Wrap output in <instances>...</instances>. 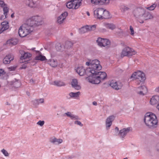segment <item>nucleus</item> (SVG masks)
<instances>
[{
	"label": "nucleus",
	"instance_id": "nucleus-1",
	"mask_svg": "<svg viewBox=\"0 0 159 159\" xmlns=\"http://www.w3.org/2000/svg\"><path fill=\"white\" fill-rule=\"evenodd\" d=\"M89 70L91 74H89L88 79L89 82L91 83L98 84L107 78V75L105 72L90 69Z\"/></svg>",
	"mask_w": 159,
	"mask_h": 159
},
{
	"label": "nucleus",
	"instance_id": "nucleus-2",
	"mask_svg": "<svg viewBox=\"0 0 159 159\" xmlns=\"http://www.w3.org/2000/svg\"><path fill=\"white\" fill-rule=\"evenodd\" d=\"M144 121L146 125L149 127L157 125L158 123L156 116L154 114L150 112L146 114Z\"/></svg>",
	"mask_w": 159,
	"mask_h": 159
},
{
	"label": "nucleus",
	"instance_id": "nucleus-3",
	"mask_svg": "<svg viewBox=\"0 0 159 159\" xmlns=\"http://www.w3.org/2000/svg\"><path fill=\"white\" fill-rule=\"evenodd\" d=\"M42 18L41 17L35 16L32 17L27 20V23L25 24L27 25L31 30L32 28L38 25H41L43 24Z\"/></svg>",
	"mask_w": 159,
	"mask_h": 159
},
{
	"label": "nucleus",
	"instance_id": "nucleus-4",
	"mask_svg": "<svg viewBox=\"0 0 159 159\" xmlns=\"http://www.w3.org/2000/svg\"><path fill=\"white\" fill-rule=\"evenodd\" d=\"M89 61L86 63L87 66H90V67L87 69V71L89 72L90 69L95 70H99L102 69V66L100 65L99 61L97 59L92 60L89 59Z\"/></svg>",
	"mask_w": 159,
	"mask_h": 159
},
{
	"label": "nucleus",
	"instance_id": "nucleus-5",
	"mask_svg": "<svg viewBox=\"0 0 159 159\" xmlns=\"http://www.w3.org/2000/svg\"><path fill=\"white\" fill-rule=\"evenodd\" d=\"M131 78H134L136 80V83L139 84L141 83H143L146 78L144 74L140 71L134 73L131 76Z\"/></svg>",
	"mask_w": 159,
	"mask_h": 159
},
{
	"label": "nucleus",
	"instance_id": "nucleus-6",
	"mask_svg": "<svg viewBox=\"0 0 159 159\" xmlns=\"http://www.w3.org/2000/svg\"><path fill=\"white\" fill-rule=\"evenodd\" d=\"M32 31L29 27H28L27 25L24 24L21 26L18 30V34L20 36L23 37L30 33Z\"/></svg>",
	"mask_w": 159,
	"mask_h": 159
},
{
	"label": "nucleus",
	"instance_id": "nucleus-7",
	"mask_svg": "<svg viewBox=\"0 0 159 159\" xmlns=\"http://www.w3.org/2000/svg\"><path fill=\"white\" fill-rule=\"evenodd\" d=\"M136 53V52L133 49L126 47L122 50L120 54V56L121 57L125 56L130 57L135 55Z\"/></svg>",
	"mask_w": 159,
	"mask_h": 159
},
{
	"label": "nucleus",
	"instance_id": "nucleus-8",
	"mask_svg": "<svg viewBox=\"0 0 159 159\" xmlns=\"http://www.w3.org/2000/svg\"><path fill=\"white\" fill-rule=\"evenodd\" d=\"M82 0H72L68 2L66 5L67 7L69 9H78L81 5Z\"/></svg>",
	"mask_w": 159,
	"mask_h": 159
},
{
	"label": "nucleus",
	"instance_id": "nucleus-9",
	"mask_svg": "<svg viewBox=\"0 0 159 159\" xmlns=\"http://www.w3.org/2000/svg\"><path fill=\"white\" fill-rule=\"evenodd\" d=\"M145 9L142 7L137 8L133 11V14L136 18H140L142 17L143 14L144 13Z\"/></svg>",
	"mask_w": 159,
	"mask_h": 159
},
{
	"label": "nucleus",
	"instance_id": "nucleus-10",
	"mask_svg": "<svg viewBox=\"0 0 159 159\" xmlns=\"http://www.w3.org/2000/svg\"><path fill=\"white\" fill-rule=\"evenodd\" d=\"M104 10L102 8H99L96 9L94 11V16L98 19H102Z\"/></svg>",
	"mask_w": 159,
	"mask_h": 159
},
{
	"label": "nucleus",
	"instance_id": "nucleus-11",
	"mask_svg": "<svg viewBox=\"0 0 159 159\" xmlns=\"http://www.w3.org/2000/svg\"><path fill=\"white\" fill-rule=\"evenodd\" d=\"M110 86L114 89L118 90L120 89L123 86L122 83L120 81H112L110 84Z\"/></svg>",
	"mask_w": 159,
	"mask_h": 159
},
{
	"label": "nucleus",
	"instance_id": "nucleus-12",
	"mask_svg": "<svg viewBox=\"0 0 159 159\" xmlns=\"http://www.w3.org/2000/svg\"><path fill=\"white\" fill-rule=\"evenodd\" d=\"M131 130L132 128L130 127L123 128L120 131L118 135L120 137L124 138L127 134Z\"/></svg>",
	"mask_w": 159,
	"mask_h": 159
},
{
	"label": "nucleus",
	"instance_id": "nucleus-13",
	"mask_svg": "<svg viewBox=\"0 0 159 159\" xmlns=\"http://www.w3.org/2000/svg\"><path fill=\"white\" fill-rule=\"evenodd\" d=\"M115 117L113 115L109 116L106 119V129H109L112 124V122L114 120Z\"/></svg>",
	"mask_w": 159,
	"mask_h": 159
},
{
	"label": "nucleus",
	"instance_id": "nucleus-14",
	"mask_svg": "<svg viewBox=\"0 0 159 159\" xmlns=\"http://www.w3.org/2000/svg\"><path fill=\"white\" fill-rule=\"evenodd\" d=\"M137 93L139 95H144L147 92V89L144 85L141 86L138 88L137 90Z\"/></svg>",
	"mask_w": 159,
	"mask_h": 159
},
{
	"label": "nucleus",
	"instance_id": "nucleus-15",
	"mask_svg": "<svg viewBox=\"0 0 159 159\" xmlns=\"http://www.w3.org/2000/svg\"><path fill=\"white\" fill-rule=\"evenodd\" d=\"M14 59V56L11 54L7 55L3 60V63L5 64H9L11 61Z\"/></svg>",
	"mask_w": 159,
	"mask_h": 159
},
{
	"label": "nucleus",
	"instance_id": "nucleus-16",
	"mask_svg": "<svg viewBox=\"0 0 159 159\" xmlns=\"http://www.w3.org/2000/svg\"><path fill=\"white\" fill-rule=\"evenodd\" d=\"M68 13L67 12H65L62 13L60 16L57 19V22L59 24H61L63 22L64 20L65 19L66 17L67 16Z\"/></svg>",
	"mask_w": 159,
	"mask_h": 159
},
{
	"label": "nucleus",
	"instance_id": "nucleus-17",
	"mask_svg": "<svg viewBox=\"0 0 159 159\" xmlns=\"http://www.w3.org/2000/svg\"><path fill=\"white\" fill-rule=\"evenodd\" d=\"M144 13L143 14L142 17L144 18L145 20H147L149 19H152L153 18V16L152 13L146 11L145 10Z\"/></svg>",
	"mask_w": 159,
	"mask_h": 159
},
{
	"label": "nucleus",
	"instance_id": "nucleus-18",
	"mask_svg": "<svg viewBox=\"0 0 159 159\" xmlns=\"http://www.w3.org/2000/svg\"><path fill=\"white\" fill-rule=\"evenodd\" d=\"M1 27H0V34L8 29L9 27L8 22L7 21L2 22Z\"/></svg>",
	"mask_w": 159,
	"mask_h": 159
},
{
	"label": "nucleus",
	"instance_id": "nucleus-19",
	"mask_svg": "<svg viewBox=\"0 0 159 159\" xmlns=\"http://www.w3.org/2000/svg\"><path fill=\"white\" fill-rule=\"evenodd\" d=\"M10 84L12 85L13 87L16 88H19L21 85V83L20 81L16 79L11 81L10 82Z\"/></svg>",
	"mask_w": 159,
	"mask_h": 159
},
{
	"label": "nucleus",
	"instance_id": "nucleus-20",
	"mask_svg": "<svg viewBox=\"0 0 159 159\" xmlns=\"http://www.w3.org/2000/svg\"><path fill=\"white\" fill-rule=\"evenodd\" d=\"M71 84L72 87L77 90H79L81 89L80 85L78 84V81L76 79H74L72 80L71 82Z\"/></svg>",
	"mask_w": 159,
	"mask_h": 159
},
{
	"label": "nucleus",
	"instance_id": "nucleus-21",
	"mask_svg": "<svg viewBox=\"0 0 159 159\" xmlns=\"http://www.w3.org/2000/svg\"><path fill=\"white\" fill-rule=\"evenodd\" d=\"M76 71L80 76L84 75L86 73L85 69L82 66L78 67L76 69Z\"/></svg>",
	"mask_w": 159,
	"mask_h": 159
},
{
	"label": "nucleus",
	"instance_id": "nucleus-22",
	"mask_svg": "<svg viewBox=\"0 0 159 159\" xmlns=\"http://www.w3.org/2000/svg\"><path fill=\"white\" fill-rule=\"evenodd\" d=\"M159 101V96L155 95L151 99L150 102L151 104L154 105L157 104Z\"/></svg>",
	"mask_w": 159,
	"mask_h": 159
},
{
	"label": "nucleus",
	"instance_id": "nucleus-23",
	"mask_svg": "<svg viewBox=\"0 0 159 159\" xmlns=\"http://www.w3.org/2000/svg\"><path fill=\"white\" fill-rule=\"evenodd\" d=\"M18 42V40L16 38L11 39L7 40V44L10 46H12L16 45Z\"/></svg>",
	"mask_w": 159,
	"mask_h": 159
},
{
	"label": "nucleus",
	"instance_id": "nucleus-24",
	"mask_svg": "<svg viewBox=\"0 0 159 159\" xmlns=\"http://www.w3.org/2000/svg\"><path fill=\"white\" fill-rule=\"evenodd\" d=\"M31 56L30 53L28 52L24 53V54L20 57V59L22 60H24V61H27L30 59V58Z\"/></svg>",
	"mask_w": 159,
	"mask_h": 159
},
{
	"label": "nucleus",
	"instance_id": "nucleus-25",
	"mask_svg": "<svg viewBox=\"0 0 159 159\" xmlns=\"http://www.w3.org/2000/svg\"><path fill=\"white\" fill-rule=\"evenodd\" d=\"M48 63L51 66L55 67L57 66L58 65L57 60L54 59H50L48 61Z\"/></svg>",
	"mask_w": 159,
	"mask_h": 159
},
{
	"label": "nucleus",
	"instance_id": "nucleus-26",
	"mask_svg": "<svg viewBox=\"0 0 159 159\" xmlns=\"http://www.w3.org/2000/svg\"><path fill=\"white\" fill-rule=\"evenodd\" d=\"M37 53L39 54L35 57V59L36 60H40L41 61H44L46 59L44 56L42 55L41 53L39 51H36Z\"/></svg>",
	"mask_w": 159,
	"mask_h": 159
},
{
	"label": "nucleus",
	"instance_id": "nucleus-27",
	"mask_svg": "<svg viewBox=\"0 0 159 159\" xmlns=\"http://www.w3.org/2000/svg\"><path fill=\"white\" fill-rule=\"evenodd\" d=\"M50 142L55 144H58L62 142L63 140L62 139H57L54 138L50 140Z\"/></svg>",
	"mask_w": 159,
	"mask_h": 159
},
{
	"label": "nucleus",
	"instance_id": "nucleus-28",
	"mask_svg": "<svg viewBox=\"0 0 159 159\" xmlns=\"http://www.w3.org/2000/svg\"><path fill=\"white\" fill-rule=\"evenodd\" d=\"M80 94V92L79 91L76 93L70 92L69 95L71 98H76L79 97Z\"/></svg>",
	"mask_w": 159,
	"mask_h": 159
},
{
	"label": "nucleus",
	"instance_id": "nucleus-29",
	"mask_svg": "<svg viewBox=\"0 0 159 159\" xmlns=\"http://www.w3.org/2000/svg\"><path fill=\"white\" fill-rule=\"evenodd\" d=\"M54 85L58 87L64 86L66 85L65 83L61 81H55L54 82Z\"/></svg>",
	"mask_w": 159,
	"mask_h": 159
},
{
	"label": "nucleus",
	"instance_id": "nucleus-30",
	"mask_svg": "<svg viewBox=\"0 0 159 159\" xmlns=\"http://www.w3.org/2000/svg\"><path fill=\"white\" fill-rule=\"evenodd\" d=\"M106 27L108 29L113 30L116 28V26L112 23H107L105 25Z\"/></svg>",
	"mask_w": 159,
	"mask_h": 159
},
{
	"label": "nucleus",
	"instance_id": "nucleus-31",
	"mask_svg": "<svg viewBox=\"0 0 159 159\" xmlns=\"http://www.w3.org/2000/svg\"><path fill=\"white\" fill-rule=\"evenodd\" d=\"M56 48L58 51H62L64 48V46L62 45L60 43H57L56 46Z\"/></svg>",
	"mask_w": 159,
	"mask_h": 159
},
{
	"label": "nucleus",
	"instance_id": "nucleus-32",
	"mask_svg": "<svg viewBox=\"0 0 159 159\" xmlns=\"http://www.w3.org/2000/svg\"><path fill=\"white\" fill-rule=\"evenodd\" d=\"M102 41V47H105L106 46H109L110 45L111 42L110 41L107 39H103Z\"/></svg>",
	"mask_w": 159,
	"mask_h": 159
},
{
	"label": "nucleus",
	"instance_id": "nucleus-33",
	"mask_svg": "<svg viewBox=\"0 0 159 159\" xmlns=\"http://www.w3.org/2000/svg\"><path fill=\"white\" fill-rule=\"evenodd\" d=\"M110 17V15L109 12L108 11L104 10V11L103 12V15L102 19H107L109 18Z\"/></svg>",
	"mask_w": 159,
	"mask_h": 159
},
{
	"label": "nucleus",
	"instance_id": "nucleus-34",
	"mask_svg": "<svg viewBox=\"0 0 159 159\" xmlns=\"http://www.w3.org/2000/svg\"><path fill=\"white\" fill-rule=\"evenodd\" d=\"M2 7L3 8L4 15V16H5V18H7V14L9 12V8L6 6H4Z\"/></svg>",
	"mask_w": 159,
	"mask_h": 159
},
{
	"label": "nucleus",
	"instance_id": "nucleus-35",
	"mask_svg": "<svg viewBox=\"0 0 159 159\" xmlns=\"http://www.w3.org/2000/svg\"><path fill=\"white\" fill-rule=\"evenodd\" d=\"M44 99L43 98L36 99L34 101V103L36 105H38L40 103H42L44 102Z\"/></svg>",
	"mask_w": 159,
	"mask_h": 159
},
{
	"label": "nucleus",
	"instance_id": "nucleus-36",
	"mask_svg": "<svg viewBox=\"0 0 159 159\" xmlns=\"http://www.w3.org/2000/svg\"><path fill=\"white\" fill-rule=\"evenodd\" d=\"M156 7L157 4L154 3L150 6L148 7H145V8L148 10L152 11L154 10Z\"/></svg>",
	"mask_w": 159,
	"mask_h": 159
},
{
	"label": "nucleus",
	"instance_id": "nucleus-37",
	"mask_svg": "<svg viewBox=\"0 0 159 159\" xmlns=\"http://www.w3.org/2000/svg\"><path fill=\"white\" fill-rule=\"evenodd\" d=\"M86 28L88 31H90L91 30H94L96 28V25H87Z\"/></svg>",
	"mask_w": 159,
	"mask_h": 159
},
{
	"label": "nucleus",
	"instance_id": "nucleus-38",
	"mask_svg": "<svg viewBox=\"0 0 159 159\" xmlns=\"http://www.w3.org/2000/svg\"><path fill=\"white\" fill-rule=\"evenodd\" d=\"M103 41V39H102L101 38H98L97 40V42L99 46L102 47Z\"/></svg>",
	"mask_w": 159,
	"mask_h": 159
},
{
	"label": "nucleus",
	"instance_id": "nucleus-39",
	"mask_svg": "<svg viewBox=\"0 0 159 159\" xmlns=\"http://www.w3.org/2000/svg\"><path fill=\"white\" fill-rule=\"evenodd\" d=\"M88 31L87 29L86 28V26L85 27H82L80 30V32L81 34L85 33Z\"/></svg>",
	"mask_w": 159,
	"mask_h": 159
},
{
	"label": "nucleus",
	"instance_id": "nucleus-40",
	"mask_svg": "<svg viewBox=\"0 0 159 159\" xmlns=\"http://www.w3.org/2000/svg\"><path fill=\"white\" fill-rule=\"evenodd\" d=\"M109 2V0H99V3L100 5L107 4Z\"/></svg>",
	"mask_w": 159,
	"mask_h": 159
},
{
	"label": "nucleus",
	"instance_id": "nucleus-41",
	"mask_svg": "<svg viewBox=\"0 0 159 159\" xmlns=\"http://www.w3.org/2000/svg\"><path fill=\"white\" fill-rule=\"evenodd\" d=\"M2 152L4 155L6 157H8L9 156V153L8 152L5 150L4 149H3L1 150Z\"/></svg>",
	"mask_w": 159,
	"mask_h": 159
},
{
	"label": "nucleus",
	"instance_id": "nucleus-42",
	"mask_svg": "<svg viewBox=\"0 0 159 159\" xmlns=\"http://www.w3.org/2000/svg\"><path fill=\"white\" fill-rule=\"evenodd\" d=\"M71 119L72 120H77L80 119L78 116L74 114L72 115Z\"/></svg>",
	"mask_w": 159,
	"mask_h": 159
},
{
	"label": "nucleus",
	"instance_id": "nucleus-43",
	"mask_svg": "<svg viewBox=\"0 0 159 159\" xmlns=\"http://www.w3.org/2000/svg\"><path fill=\"white\" fill-rule=\"evenodd\" d=\"M91 2L93 4H94L95 5L100 4L99 0H91Z\"/></svg>",
	"mask_w": 159,
	"mask_h": 159
},
{
	"label": "nucleus",
	"instance_id": "nucleus-44",
	"mask_svg": "<svg viewBox=\"0 0 159 159\" xmlns=\"http://www.w3.org/2000/svg\"><path fill=\"white\" fill-rule=\"evenodd\" d=\"M44 120H39L37 123V124L40 125L41 126H42L44 124Z\"/></svg>",
	"mask_w": 159,
	"mask_h": 159
},
{
	"label": "nucleus",
	"instance_id": "nucleus-45",
	"mask_svg": "<svg viewBox=\"0 0 159 159\" xmlns=\"http://www.w3.org/2000/svg\"><path fill=\"white\" fill-rule=\"evenodd\" d=\"M130 10L129 8L126 6H124L122 8V11L123 12H125L126 11H129Z\"/></svg>",
	"mask_w": 159,
	"mask_h": 159
},
{
	"label": "nucleus",
	"instance_id": "nucleus-46",
	"mask_svg": "<svg viewBox=\"0 0 159 159\" xmlns=\"http://www.w3.org/2000/svg\"><path fill=\"white\" fill-rule=\"evenodd\" d=\"M129 29L131 32V34L132 35H133L134 34V31L133 28L131 26H130Z\"/></svg>",
	"mask_w": 159,
	"mask_h": 159
},
{
	"label": "nucleus",
	"instance_id": "nucleus-47",
	"mask_svg": "<svg viewBox=\"0 0 159 159\" xmlns=\"http://www.w3.org/2000/svg\"><path fill=\"white\" fill-rule=\"evenodd\" d=\"M75 124H77L78 125L81 126H83V124H82L81 122L78 120H76L75 122Z\"/></svg>",
	"mask_w": 159,
	"mask_h": 159
},
{
	"label": "nucleus",
	"instance_id": "nucleus-48",
	"mask_svg": "<svg viewBox=\"0 0 159 159\" xmlns=\"http://www.w3.org/2000/svg\"><path fill=\"white\" fill-rule=\"evenodd\" d=\"M6 74L5 72L2 69H0V76L5 75Z\"/></svg>",
	"mask_w": 159,
	"mask_h": 159
},
{
	"label": "nucleus",
	"instance_id": "nucleus-49",
	"mask_svg": "<svg viewBox=\"0 0 159 159\" xmlns=\"http://www.w3.org/2000/svg\"><path fill=\"white\" fill-rule=\"evenodd\" d=\"M65 114L66 115L69 117H70V118H71V116L73 115V114H71V113L70 112H67L65 113Z\"/></svg>",
	"mask_w": 159,
	"mask_h": 159
},
{
	"label": "nucleus",
	"instance_id": "nucleus-50",
	"mask_svg": "<svg viewBox=\"0 0 159 159\" xmlns=\"http://www.w3.org/2000/svg\"><path fill=\"white\" fill-rule=\"evenodd\" d=\"M5 6H6V5L4 2L0 0V7H3Z\"/></svg>",
	"mask_w": 159,
	"mask_h": 159
},
{
	"label": "nucleus",
	"instance_id": "nucleus-51",
	"mask_svg": "<svg viewBox=\"0 0 159 159\" xmlns=\"http://www.w3.org/2000/svg\"><path fill=\"white\" fill-rule=\"evenodd\" d=\"M16 68V67H11L9 68V69L10 71H14L15 70Z\"/></svg>",
	"mask_w": 159,
	"mask_h": 159
},
{
	"label": "nucleus",
	"instance_id": "nucleus-52",
	"mask_svg": "<svg viewBox=\"0 0 159 159\" xmlns=\"http://www.w3.org/2000/svg\"><path fill=\"white\" fill-rule=\"evenodd\" d=\"M5 18H5V16H4V15L0 17L1 20H3Z\"/></svg>",
	"mask_w": 159,
	"mask_h": 159
},
{
	"label": "nucleus",
	"instance_id": "nucleus-53",
	"mask_svg": "<svg viewBox=\"0 0 159 159\" xmlns=\"http://www.w3.org/2000/svg\"><path fill=\"white\" fill-rule=\"evenodd\" d=\"M155 91L156 92L159 93V86L155 89Z\"/></svg>",
	"mask_w": 159,
	"mask_h": 159
},
{
	"label": "nucleus",
	"instance_id": "nucleus-54",
	"mask_svg": "<svg viewBox=\"0 0 159 159\" xmlns=\"http://www.w3.org/2000/svg\"><path fill=\"white\" fill-rule=\"evenodd\" d=\"M30 83H32V84L34 83V81L33 80L31 79L30 80Z\"/></svg>",
	"mask_w": 159,
	"mask_h": 159
},
{
	"label": "nucleus",
	"instance_id": "nucleus-55",
	"mask_svg": "<svg viewBox=\"0 0 159 159\" xmlns=\"http://www.w3.org/2000/svg\"><path fill=\"white\" fill-rule=\"evenodd\" d=\"M93 104L94 105L96 106L97 105V102L95 101L93 102Z\"/></svg>",
	"mask_w": 159,
	"mask_h": 159
},
{
	"label": "nucleus",
	"instance_id": "nucleus-56",
	"mask_svg": "<svg viewBox=\"0 0 159 159\" xmlns=\"http://www.w3.org/2000/svg\"><path fill=\"white\" fill-rule=\"evenodd\" d=\"M115 131L117 132H118L119 131V128L118 127H116L115 128Z\"/></svg>",
	"mask_w": 159,
	"mask_h": 159
},
{
	"label": "nucleus",
	"instance_id": "nucleus-57",
	"mask_svg": "<svg viewBox=\"0 0 159 159\" xmlns=\"http://www.w3.org/2000/svg\"><path fill=\"white\" fill-rule=\"evenodd\" d=\"M6 105H10V104L8 102H7L6 103Z\"/></svg>",
	"mask_w": 159,
	"mask_h": 159
},
{
	"label": "nucleus",
	"instance_id": "nucleus-58",
	"mask_svg": "<svg viewBox=\"0 0 159 159\" xmlns=\"http://www.w3.org/2000/svg\"><path fill=\"white\" fill-rule=\"evenodd\" d=\"M11 18H13V17H14V13H13L11 14Z\"/></svg>",
	"mask_w": 159,
	"mask_h": 159
},
{
	"label": "nucleus",
	"instance_id": "nucleus-59",
	"mask_svg": "<svg viewBox=\"0 0 159 159\" xmlns=\"http://www.w3.org/2000/svg\"><path fill=\"white\" fill-rule=\"evenodd\" d=\"M157 109H158V110L159 111V103L157 105Z\"/></svg>",
	"mask_w": 159,
	"mask_h": 159
},
{
	"label": "nucleus",
	"instance_id": "nucleus-60",
	"mask_svg": "<svg viewBox=\"0 0 159 159\" xmlns=\"http://www.w3.org/2000/svg\"><path fill=\"white\" fill-rule=\"evenodd\" d=\"M87 15L88 16H90V13H89V12H88V11L87 12Z\"/></svg>",
	"mask_w": 159,
	"mask_h": 159
},
{
	"label": "nucleus",
	"instance_id": "nucleus-61",
	"mask_svg": "<svg viewBox=\"0 0 159 159\" xmlns=\"http://www.w3.org/2000/svg\"><path fill=\"white\" fill-rule=\"evenodd\" d=\"M144 22V21L143 20H142L141 21V22H140V23H143Z\"/></svg>",
	"mask_w": 159,
	"mask_h": 159
},
{
	"label": "nucleus",
	"instance_id": "nucleus-62",
	"mask_svg": "<svg viewBox=\"0 0 159 159\" xmlns=\"http://www.w3.org/2000/svg\"><path fill=\"white\" fill-rule=\"evenodd\" d=\"M27 94L29 96L30 95V93H29L27 92Z\"/></svg>",
	"mask_w": 159,
	"mask_h": 159
},
{
	"label": "nucleus",
	"instance_id": "nucleus-63",
	"mask_svg": "<svg viewBox=\"0 0 159 159\" xmlns=\"http://www.w3.org/2000/svg\"><path fill=\"white\" fill-rule=\"evenodd\" d=\"M29 1H30V2H31V3H33L32 0H29Z\"/></svg>",
	"mask_w": 159,
	"mask_h": 159
},
{
	"label": "nucleus",
	"instance_id": "nucleus-64",
	"mask_svg": "<svg viewBox=\"0 0 159 159\" xmlns=\"http://www.w3.org/2000/svg\"><path fill=\"white\" fill-rule=\"evenodd\" d=\"M157 151H158L159 152V148H157Z\"/></svg>",
	"mask_w": 159,
	"mask_h": 159
}]
</instances>
